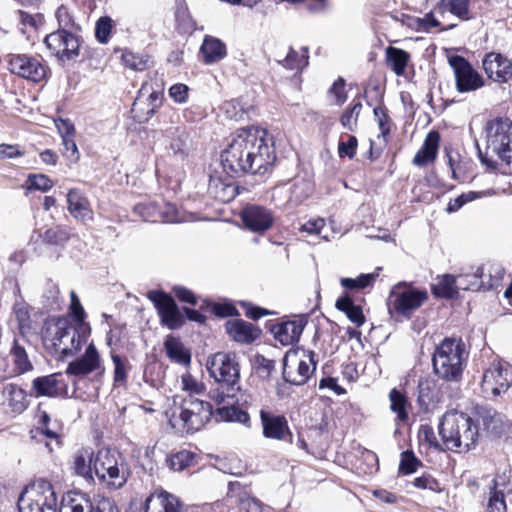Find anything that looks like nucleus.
Instances as JSON below:
<instances>
[{"mask_svg":"<svg viewBox=\"0 0 512 512\" xmlns=\"http://www.w3.org/2000/svg\"><path fill=\"white\" fill-rule=\"evenodd\" d=\"M374 116L377 119V123L382 136H386L390 133L389 121L390 118L387 114V109L384 106H377L373 110Z\"/></svg>","mask_w":512,"mask_h":512,"instance_id":"nucleus-61","label":"nucleus"},{"mask_svg":"<svg viewBox=\"0 0 512 512\" xmlns=\"http://www.w3.org/2000/svg\"><path fill=\"white\" fill-rule=\"evenodd\" d=\"M488 272V280H484V267H476L475 272L473 273L474 281L471 282L469 286H465V288L472 289V291L480 289L490 290L496 288L504 276V269L499 264H490Z\"/></svg>","mask_w":512,"mask_h":512,"instance_id":"nucleus-24","label":"nucleus"},{"mask_svg":"<svg viewBox=\"0 0 512 512\" xmlns=\"http://www.w3.org/2000/svg\"><path fill=\"white\" fill-rule=\"evenodd\" d=\"M357 138L355 136H349L346 142L341 141L338 145V153L340 157H349L352 159L356 154Z\"/></svg>","mask_w":512,"mask_h":512,"instance_id":"nucleus-64","label":"nucleus"},{"mask_svg":"<svg viewBox=\"0 0 512 512\" xmlns=\"http://www.w3.org/2000/svg\"><path fill=\"white\" fill-rule=\"evenodd\" d=\"M144 91L148 92L146 84L142 86L140 95L132 106V112L139 122L149 120L162 104V93L160 91H151L146 99L147 108L144 109L145 101L142 99Z\"/></svg>","mask_w":512,"mask_h":512,"instance_id":"nucleus-22","label":"nucleus"},{"mask_svg":"<svg viewBox=\"0 0 512 512\" xmlns=\"http://www.w3.org/2000/svg\"><path fill=\"white\" fill-rule=\"evenodd\" d=\"M94 473L102 482L113 489L123 487L130 475L124 458L108 448H101L95 454Z\"/></svg>","mask_w":512,"mask_h":512,"instance_id":"nucleus-7","label":"nucleus"},{"mask_svg":"<svg viewBox=\"0 0 512 512\" xmlns=\"http://www.w3.org/2000/svg\"><path fill=\"white\" fill-rule=\"evenodd\" d=\"M440 135L436 131L427 134L421 149L415 154L413 164L418 167H424L436 159L439 147Z\"/></svg>","mask_w":512,"mask_h":512,"instance_id":"nucleus-29","label":"nucleus"},{"mask_svg":"<svg viewBox=\"0 0 512 512\" xmlns=\"http://www.w3.org/2000/svg\"><path fill=\"white\" fill-rule=\"evenodd\" d=\"M306 322L303 319H295L276 324L271 331L274 337L282 345L288 346L299 341Z\"/></svg>","mask_w":512,"mask_h":512,"instance_id":"nucleus-23","label":"nucleus"},{"mask_svg":"<svg viewBox=\"0 0 512 512\" xmlns=\"http://www.w3.org/2000/svg\"><path fill=\"white\" fill-rule=\"evenodd\" d=\"M181 388L183 391L189 393L188 396L200 395L205 391V385L193 377L190 373H185L181 376Z\"/></svg>","mask_w":512,"mask_h":512,"instance_id":"nucleus-52","label":"nucleus"},{"mask_svg":"<svg viewBox=\"0 0 512 512\" xmlns=\"http://www.w3.org/2000/svg\"><path fill=\"white\" fill-rule=\"evenodd\" d=\"M335 307L345 313L348 319L356 326L360 327L365 323V316L361 306L356 305L349 295L338 298Z\"/></svg>","mask_w":512,"mask_h":512,"instance_id":"nucleus-34","label":"nucleus"},{"mask_svg":"<svg viewBox=\"0 0 512 512\" xmlns=\"http://www.w3.org/2000/svg\"><path fill=\"white\" fill-rule=\"evenodd\" d=\"M490 487L489 499L487 510L488 512H506V503L504 500V493L497 489V482L492 481Z\"/></svg>","mask_w":512,"mask_h":512,"instance_id":"nucleus-46","label":"nucleus"},{"mask_svg":"<svg viewBox=\"0 0 512 512\" xmlns=\"http://www.w3.org/2000/svg\"><path fill=\"white\" fill-rule=\"evenodd\" d=\"M11 356L13 358L14 370L18 374H23L33 369V365L29 360L26 350L16 341L11 349Z\"/></svg>","mask_w":512,"mask_h":512,"instance_id":"nucleus-39","label":"nucleus"},{"mask_svg":"<svg viewBox=\"0 0 512 512\" xmlns=\"http://www.w3.org/2000/svg\"><path fill=\"white\" fill-rule=\"evenodd\" d=\"M328 93L335 97V103L337 105H342L347 99V94L345 91V80L343 78H338L332 86L329 88Z\"/></svg>","mask_w":512,"mask_h":512,"instance_id":"nucleus-62","label":"nucleus"},{"mask_svg":"<svg viewBox=\"0 0 512 512\" xmlns=\"http://www.w3.org/2000/svg\"><path fill=\"white\" fill-rule=\"evenodd\" d=\"M91 512H120L115 501L109 497L102 495H94L90 497Z\"/></svg>","mask_w":512,"mask_h":512,"instance_id":"nucleus-48","label":"nucleus"},{"mask_svg":"<svg viewBox=\"0 0 512 512\" xmlns=\"http://www.w3.org/2000/svg\"><path fill=\"white\" fill-rule=\"evenodd\" d=\"M469 2L470 0H448L445 5L448 7L450 14L461 21H467L470 19Z\"/></svg>","mask_w":512,"mask_h":512,"instance_id":"nucleus-51","label":"nucleus"},{"mask_svg":"<svg viewBox=\"0 0 512 512\" xmlns=\"http://www.w3.org/2000/svg\"><path fill=\"white\" fill-rule=\"evenodd\" d=\"M61 373L37 377L32 382V395L36 397H58L67 393V384L61 379Z\"/></svg>","mask_w":512,"mask_h":512,"instance_id":"nucleus-20","label":"nucleus"},{"mask_svg":"<svg viewBox=\"0 0 512 512\" xmlns=\"http://www.w3.org/2000/svg\"><path fill=\"white\" fill-rule=\"evenodd\" d=\"M459 288L458 277L445 274L437 278V282L432 284V293L436 297L451 299L457 295Z\"/></svg>","mask_w":512,"mask_h":512,"instance_id":"nucleus-35","label":"nucleus"},{"mask_svg":"<svg viewBox=\"0 0 512 512\" xmlns=\"http://www.w3.org/2000/svg\"><path fill=\"white\" fill-rule=\"evenodd\" d=\"M390 410L396 414L398 422H407L409 419L408 408L410 404L407 397L397 389H392L389 393Z\"/></svg>","mask_w":512,"mask_h":512,"instance_id":"nucleus-37","label":"nucleus"},{"mask_svg":"<svg viewBox=\"0 0 512 512\" xmlns=\"http://www.w3.org/2000/svg\"><path fill=\"white\" fill-rule=\"evenodd\" d=\"M145 512H182V507L176 496L164 491L146 499Z\"/></svg>","mask_w":512,"mask_h":512,"instance_id":"nucleus-25","label":"nucleus"},{"mask_svg":"<svg viewBox=\"0 0 512 512\" xmlns=\"http://www.w3.org/2000/svg\"><path fill=\"white\" fill-rule=\"evenodd\" d=\"M420 27L423 30H430L431 28H440L441 30H449L456 27L457 24L444 25L443 22L436 16L435 10L424 15L423 18L419 19Z\"/></svg>","mask_w":512,"mask_h":512,"instance_id":"nucleus-55","label":"nucleus"},{"mask_svg":"<svg viewBox=\"0 0 512 512\" xmlns=\"http://www.w3.org/2000/svg\"><path fill=\"white\" fill-rule=\"evenodd\" d=\"M90 496L81 492H68L62 496L59 512H91Z\"/></svg>","mask_w":512,"mask_h":512,"instance_id":"nucleus-30","label":"nucleus"},{"mask_svg":"<svg viewBox=\"0 0 512 512\" xmlns=\"http://www.w3.org/2000/svg\"><path fill=\"white\" fill-rule=\"evenodd\" d=\"M189 87L182 83L174 84L169 89V96L176 103H186L188 100Z\"/></svg>","mask_w":512,"mask_h":512,"instance_id":"nucleus-63","label":"nucleus"},{"mask_svg":"<svg viewBox=\"0 0 512 512\" xmlns=\"http://www.w3.org/2000/svg\"><path fill=\"white\" fill-rule=\"evenodd\" d=\"M485 151L479 158L490 171L512 174V121L496 118L486 124Z\"/></svg>","mask_w":512,"mask_h":512,"instance_id":"nucleus-2","label":"nucleus"},{"mask_svg":"<svg viewBox=\"0 0 512 512\" xmlns=\"http://www.w3.org/2000/svg\"><path fill=\"white\" fill-rule=\"evenodd\" d=\"M68 210L77 220L86 222L93 219V211L89 200L77 189H71L67 194Z\"/></svg>","mask_w":512,"mask_h":512,"instance_id":"nucleus-26","label":"nucleus"},{"mask_svg":"<svg viewBox=\"0 0 512 512\" xmlns=\"http://www.w3.org/2000/svg\"><path fill=\"white\" fill-rule=\"evenodd\" d=\"M468 353L461 338L446 337L436 347L432 356L435 375L446 382H459Z\"/></svg>","mask_w":512,"mask_h":512,"instance_id":"nucleus-4","label":"nucleus"},{"mask_svg":"<svg viewBox=\"0 0 512 512\" xmlns=\"http://www.w3.org/2000/svg\"><path fill=\"white\" fill-rule=\"evenodd\" d=\"M44 44L61 61L73 60L79 56L80 40L71 31H54L44 38Z\"/></svg>","mask_w":512,"mask_h":512,"instance_id":"nucleus-12","label":"nucleus"},{"mask_svg":"<svg viewBox=\"0 0 512 512\" xmlns=\"http://www.w3.org/2000/svg\"><path fill=\"white\" fill-rule=\"evenodd\" d=\"M512 385V367L507 363L491 365L483 374L481 390L486 397H498Z\"/></svg>","mask_w":512,"mask_h":512,"instance_id":"nucleus-11","label":"nucleus"},{"mask_svg":"<svg viewBox=\"0 0 512 512\" xmlns=\"http://www.w3.org/2000/svg\"><path fill=\"white\" fill-rule=\"evenodd\" d=\"M175 138L170 143V148L175 154L182 153L187 145L188 134L184 129L177 127L173 131H168Z\"/></svg>","mask_w":512,"mask_h":512,"instance_id":"nucleus-58","label":"nucleus"},{"mask_svg":"<svg viewBox=\"0 0 512 512\" xmlns=\"http://www.w3.org/2000/svg\"><path fill=\"white\" fill-rule=\"evenodd\" d=\"M210 376L217 387L210 391L213 401H223L224 397L233 398L240 391V367L234 353L218 352L207 360Z\"/></svg>","mask_w":512,"mask_h":512,"instance_id":"nucleus-3","label":"nucleus"},{"mask_svg":"<svg viewBox=\"0 0 512 512\" xmlns=\"http://www.w3.org/2000/svg\"><path fill=\"white\" fill-rule=\"evenodd\" d=\"M159 217L153 218L151 222H167V223H177L183 220L180 211L174 204L165 203L158 211Z\"/></svg>","mask_w":512,"mask_h":512,"instance_id":"nucleus-49","label":"nucleus"},{"mask_svg":"<svg viewBox=\"0 0 512 512\" xmlns=\"http://www.w3.org/2000/svg\"><path fill=\"white\" fill-rule=\"evenodd\" d=\"M428 299L426 290L414 288L407 282L395 284L387 300L390 313H397L403 317L410 318L412 313L420 308Z\"/></svg>","mask_w":512,"mask_h":512,"instance_id":"nucleus-9","label":"nucleus"},{"mask_svg":"<svg viewBox=\"0 0 512 512\" xmlns=\"http://www.w3.org/2000/svg\"><path fill=\"white\" fill-rule=\"evenodd\" d=\"M95 454L91 448L78 450L73 459L74 472L86 480L93 479Z\"/></svg>","mask_w":512,"mask_h":512,"instance_id":"nucleus-31","label":"nucleus"},{"mask_svg":"<svg viewBox=\"0 0 512 512\" xmlns=\"http://www.w3.org/2000/svg\"><path fill=\"white\" fill-rule=\"evenodd\" d=\"M55 17L59 25L58 30H66L72 32V30L79 29V26L75 23L74 17L67 6L61 5L58 7L55 12Z\"/></svg>","mask_w":512,"mask_h":512,"instance_id":"nucleus-47","label":"nucleus"},{"mask_svg":"<svg viewBox=\"0 0 512 512\" xmlns=\"http://www.w3.org/2000/svg\"><path fill=\"white\" fill-rule=\"evenodd\" d=\"M112 31V20L110 17H100L96 23L95 36L101 43H107Z\"/></svg>","mask_w":512,"mask_h":512,"instance_id":"nucleus-57","label":"nucleus"},{"mask_svg":"<svg viewBox=\"0 0 512 512\" xmlns=\"http://www.w3.org/2000/svg\"><path fill=\"white\" fill-rule=\"evenodd\" d=\"M439 434L444 449L453 452H466L476 443L478 427L473 419L462 412L446 413L439 425Z\"/></svg>","mask_w":512,"mask_h":512,"instance_id":"nucleus-5","label":"nucleus"},{"mask_svg":"<svg viewBox=\"0 0 512 512\" xmlns=\"http://www.w3.org/2000/svg\"><path fill=\"white\" fill-rule=\"evenodd\" d=\"M241 218L245 226L253 232L268 230L274 221L272 212L259 205H249L241 212Z\"/></svg>","mask_w":512,"mask_h":512,"instance_id":"nucleus-19","label":"nucleus"},{"mask_svg":"<svg viewBox=\"0 0 512 512\" xmlns=\"http://www.w3.org/2000/svg\"><path fill=\"white\" fill-rule=\"evenodd\" d=\"M475 420L474 423L478 426H482L484 429L495 428L493 426L496 421L497 413L491 407L476 406L474 409Z\"/></svg>","mask_w":512,"mask_h":512,"instance_id":"nucleus-44","label":"nucleus"},{"mask_svg":"<svg viewBox=\"0 0 512 512\" xmlns=\"http://www.w3.org/2000/svg\"><path fill=\"white\" fill-rule=\"evenodd\" d=\"M18 504L20 512H57L58 497L51 482L39 479L20 495Z\"/></svg>","mask_w":512,"mask_h":512,"instance_id":"nucleus-8","label":"nucleus"},{"mask_svg":"<svg viewBox=\"0 0 512 512\" xmlns=\"http://www.w3.org/2000/svg\"><path fill=\"white\" fill-rule=\"evenodd\" d=\"M173 405L179 406V413L173 411L170 424L173 428H179L186 432L198 431L207 423L212 415V406L209 402L199 400L192 395L186 398L173 397Z\"/></svg>","mask_w":512,"mask_h":512,"instance_id":"nucleus-6","label":"nucleus"},{"mask_svg":"<svg viewBox=\"0 0 512 512\" xmlns=\"http://www.w3.org/2000/svg\"><path fill=\"white\" fill-rule=\"evenodd\" d=\"M122 61L128 68L136 71H143L149 68L151 59L146 54L126 51L122 54Z\"/></svg>","mask_w":512,"mask_h":512,"instance_id":"nucleus-43","label":"nucleus"},{"mask_svg":"<svg viewBox=\"0 0 512 512\" xmlns=\"http://www.w3.org/2000/svg\"><path fill=\"white\" fill-rule=\"evenodd\" d=\"M316 368L312 351H288L283 359L282 375L285 382L293 385H304Z\"/></svg>","mask_w":512,"mask_h":512,"instance_id":"nucleus-10","label":"nucleus"},{"mask_svg":"<svg viewBox=\"0 0 512 512\" xmlns=\"http://www.w3.org/2000/svg\"><path fill=\"white\" fill-rule=\"evenodd\" d=\"M70 236V230L64 226L48 228L41 235L43 242L49 245H64L70 239Z\"/></svg>","mask_w":512,"mask_h":512,"instance_id":"nucleus-41","label":"nucleus"},{"mask_svg":"<svg viewBox=\"0 0 512 512\" xmlns=\"http://www.w3.org/2000/svg\"><path fill=\"white\" fill-rule=\"evenodd\" d=\"M28 183L30 188L41 191H48L53 186L52 180L44 174L29 175Z\"/></svg>","mask_w":512,"mask_h":512,"instance_id":"nucleus-60","label":"nucleus"},{"mask_svg":"<svg viewBox=\"0 0 512 512\" xmlns=\"http://www.w3.org/2000/svg\"><path fill=\"white\" fill-rule=\"evenodd\" d=\"M362 110V103L354 101L353 105L347 108L340 117V122L343 128L353 131L357 126L358 117Z\"/></svg>","mask_w":512,"mask_h":512,"instance_id":"nucleus-45","label":"nucleus"},{"mask_svg":"<svg viewBox=\"0 0 512 512\" xmlns=\"http://www.w3.org/2000/svg\"><path fill=\"white\" fill-rule=\"evenodd\" d=\"M479 196L480 195L477 192H473V191L463 193L460 196H458L457 198L450 200V202L447 205L446 210L448 213L457 212L459 209L462 208L463 205L477 199Z\"/></svg>","mask_w":512,"mask_h":512,"instance_id":"nucleus-59","label":"nucleus"},{"mask_svg":"<svg viewBox=\"0 0 512 512\" xmlns=\"http://www.w3.org/2000/svg\"><path fill=\"white\" fill-rule=\"evenodd\" d=\"M164 348L167 357L175 363L188 365L191 362L190 352L185 348L181 340L172 335H168L164 342Z\"/></svg>","mask_w":512,"mask_h":512,"instance_id":"nucleus-32","label":"nucleus"},{"mask_svg":"<svg viewBox=\"0 0 512 512\" xmlns=\"http://www.w3.org/2000/svg\"><path fill=\"white\" fill-rule=\"evenodd\" d=\"M200 51L206 64L216 63L222 60L227 54L225 44L212 36L205 37Z\"/></svg>","mask_w":512,"mask_h":512,"instance_id":"nucleus-33","label":"nucleus"},{"mask_svg":"<svg viewBox=\"0 0 512 512\" xmlns=\"http://www.w3.org/2000/svg\"><path fill=\"white\" fill-rule=\"evenodd\" d=\"M221 108L228 118L234 120L243 119L248 110V108L241 102L240 99L226 101Z\"/></svg>","mask_w":512,"mask_h":512,"instance_id":"nucleus-50","label":"nucleus"},{"mask_svg":"<svg viewBox=\"0 0 512 512\" xmlns=\"http://www.w3.org/2000/svg\"><path fill=\"white\" fill-rule=\"evenodd\" d=\"M218 405H222L216 410V417L221 421H235L246 424L249 422V414L238 407L235 404L238 402L237 394L233 395V398L224 397L223 401H214Z\"/></svg>","mask_w":512,"mask_h":512,"instance_id":"nucleus-28","label":"nucleus"},{"mask_svg":"<svg viewBox=\"0 0 512 512\" xmlns=\"http://www.w3.org/2000/svg\"><path fill=\"white\" fill-rule=\"evenodd\" d=\"M421 465V461L414 455L412 451L407 450L401 454L399 471L402 474L408 475L414 473Z\"/></svg>","mask_w":512,"mask_h":512,"instance_id":"nucleus-53","label":"nucleus"},{"mask_svg":"<svg viewBox=\"0 0 512 512\" xmlns=\"http://www.w3.org/2000/svg\"><path fill=\"white\" fill-rule=\"evenodd\" d=\"M410 60V54L403 49L389 46L386 49L387 66L397 75L404 74L407 64Z\"/></svg>","mask_w":512,"mask_h":512,"instance_id":"nucleus-36","label":"nucleus"},{"mask_svg":"<svg viewBox=\"0 0 512 512\" xmlns=\"http://www.w3.org/2000/svg\"><path fill=\"white\" fill-rule=\"evenodd\" d=\"M225 326L230 337L240 343H251L261 333L260 329L242 319L229 320Z\"/></svg>","mask_w":512,"mask_h":512,"instance_id":"nucleus-27","label":"nucleus"},{"mask_svg":"<svg viewBox=\"0 0 512 512\" xmlns=\"http://www.w3.org/2000/svg\"><path fill=\"white\" fill-rule=\"evenodd\" d=\"M275 160L273 147L251 129H242L221 153L222 167L231 176L244 173L263 175Z\"/></svg>","mask_w":512,"mask_h":512,"instance_id":"nucleus-1","label":"nucleus"},{"mask_svg":"<svg viewBox=\"0 0 512 512\" xmlns=\"http://www.w3.org/2000/svg\"><path fill=\"white\" fill-rule=\"evenodd\" d=\"M378 272L360 274L356 278L344 277L340 279V284L345 289L349 290H363L371 287L378 277Z\"/></svg>","mask_w":512,"mask_h":512,"instance_id":"nucleus-38","label":"nucleus"},{"mask_svg":"<svg viewBox=\"0 0 512 512\" xmlns=\"http://www.w3.org/2000/svg\"><path fill=\"white\" fill-rule=\"evenodd\" d=\"M9 70L25 79L39 82L45 78L46 68L41 62L28 55H13L8 63Z\"/></svg>","mask_w":512,"mask_h":512,"instance_id":"nucleus-17","label":"nucleus"},{"mask_svg":"<svg viewBox=\"0 0 512 512\" xmlns=\"http://www.w3.org/2000/svg\"><path fill=\"white\" fill-rule=\"evenodd\" d=\"M302 54L300 55L296 50L290 48L288 54L282 61L285 68L290 70H301L308 65V48H301Z\"/></svg>","mask_w":512,"mask_h":512,"instance_id":"nucleus-42","label":"nucleus"},{"mask_svg":"<svg viewBox=\"0 0 512 512\" xmlns=\"http://www.w3.org/2000/svg\"><path fill=\"white\" fill-rule=\"evenodd\" d=\"M195 454L188 450H182L167 457L166 465L170 470L180 472L188 468L194 461Z\"/></svg>","mask_w":512,"mask_h":512,"instance_id":"nucleus-40","label":"nucleus"},{"mask_svg":"<svg viewBox=\"0 0 512 512\" xmlns=\"http://www.w3.org/2000/svg\"><path fill=\"white\" fill-rule=\"evenodd\" d=\"M260 419L264 437L281 441L289 436L290 441L292 440V434L289 430L287 419L283 415H274L265 410H261Z\"/></svg>","mask_w":512,"mask_h":512,"instance_id":"nucleus-21","label":"nucleus"},{"mask_svg":"<svg viewBox=\"0 0 512 512\" xmlns=\"http://www.w3.org/2000/svg\"><path fill=\"white\" fill-rule=\"evenodd\" d=\"M482 65L487 76L495 82L505 83L512 78V61L500 53H488Z\"/></svg>","mask_w":512,"mask_h":512,"instance_id":"nucleus-18","label":"nucleus"},{"mask_svg":"<svg viewBox=\"0 0 512 512\" xmlns=\"http://www.w3.org/2000/svg\"><path fill=\"white\" fill-rule=\"evenodd\" d=\"M147 298L154 304L163 326L171 330L183 326L184 316L170 295L162 291L151 290L147 293Z\"/></svg>","mask_w":512,"mask_h":512,"instance_id":"nucleus-13","label":"nucleus"},{"mask_svg":"<svg viewBox=\"0 0 512 512\" xmlns=\"http://www.w3.org/2000/svg\"><path fill=\"white\" fill-rule=\"evenodd\" d=\"M95 371L103 373L104 367L98 350L93 343H90L80 358L68 364L65 373L70 376L82 378Z\"/></svg>","mask_w":512,"mask_h":512,"instance_id":"nucleus-16","label":"nucleus"},{"mask_svg":"<svg viewBox=\"0 0 512 512\" xmlns=\"http://www.w3.org/2000/svg\"><path fill=\"white\" fill-rule=\"evenodd\" d=\"M215 188V198L222 202L233 200L238 194V187L234 184H225L217 182L210 189Z\"/></svg>","mask_w":512,"mask_h":512,"instance_id":"nucleus-54","label":"nucleus"},{"mask_svg":"<svg viewBox=\"0 0 512 512\" xmlns=\"http://www.w3.org/2000/svg\"><path fill=\"white\" fill-rule=\"evenodd\" d=\"M449 64L455 76L456 89L460 93L476 91L484 86L483 77L462 56L449 57Z\"/></svg>","mask_w":512,"mask_h":512,"instance_id":"nucleus-14","label":"nucleus"},{"mask_svg":"<svg viewBox=\"0 0 512 512\" xmlns=\"http://www.w3.org/2000/svg\"><path fill=\"white\" fill-rule=\"evenodd\" d=\"M84 342L78 329L67 322L59 320L56 324V331L52 338V345L62 357L72 356L77 353Z\"/></svg>","mask_w":512,"mask_h":512,"instance_id":"nucleus-15","label":"nucleus"},{"mask_svg":"<svg viewBox=\"0 0 512 512\" xmlns=\"http://www.w3.org/2000/svg\"><path fill=\"white\" fill-rule=\"evenodd\" d=\"M14 314L21 331L30 328V307L25 302H16L14 304Z\"/></svg>","mask_w":512,"mask_h":512,"instance_id":"nucleus-56","label":"nucleus"}]
</instances>
